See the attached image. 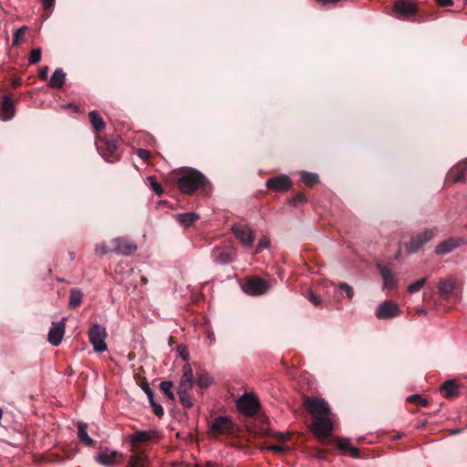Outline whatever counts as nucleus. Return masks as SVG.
Listing matches in <instances>:
<instances>
[{"mask_svg":"<svg viewBox=\"0 0 467 467\" xmlns=\"http://www.w3.org/2000/svg\"><path fill=\"white\" fill-rule=\"evenodd\" d=\"M417 313H418V314H420V315H425L427 312H426V310H425V309H422V308H421V309H418V310H417Z\"/></svg>","mask_w":467,"mask_h":467,"instance_id":"60","label":"nucleus"},{"mask_svg":"<svg viewBox=\"0 0 467 467\" xmlns=\"http://www.w3.org/2000/svg\"><path fill=\"white\" fill-rule=\"evenodd\" d=\"M98 151L109 162H116L119 160L120 153L117 140L106 137H98L96 140Z\"/></svg>","mask_w":467,"mask_h":467,"instance_id":"4","label":"nucleus"},{"mask_svg":"<svg viewBox=\"0 0 467 467\" xmlns=\"http://www.w3.org/2000/svg\"><path fill=\"white\" fill-rule=\"evenodd\" d=\"M400 254H401V252H400V250H399V251L397 252V254H395V258H396L397 260H399V259H400Z\"/></svg>","mask_w":467,"mask_h":467,"instance_id":"61","label":"nucleus"},{"mask_svg":"<svg viewBox=\"0 0 467 467\" xmlns=\"http://www.w3.org/2000/svg\"><path fill=\"white\" fill-rule=\"evenodd\" d=\"M377 269L379 271L383 279V287L386 289H393L397 286L398 278L393 274L392 269L386 265L378 263Z\"/></svg>","mask_w":467,"mask_h":467,"instance_id":"15","label":"nucleus"},{"mask_svg":"<svg viewBox=\"0 0 467 467\" xmlns=\"http://www.w3.org/2000/svg\"><path fill=\"white\" fill-rule=\"evenodd\" d=\"M150 404L152 408V411L154 412V414L156 416H158L159 418H161L164 414L162 406L161 404L157 403L155 400H151V403H150Z\"/></svg>","mask_w":467,"mask_h":467,"instance_id":"42","label":"nucleus"},{"mask_svg":"<svg viewBox=\"0 0 467 467\" xmlns=\"http://www.w3.org/2000/svg\"><path fill=\"white\" fill-rule=\"evenodd\" d=\"M42 51L39 47L31 50L28 62L31 65L37 64L41 60Z\"/></svg>","mask_w":467,"mask_h":467,"instance_id":"39","label":"nucleus"},{"mask_svg":"<svg viewBox=\"0 0 467 467\" xmlns=\"http://www.w3.org/2000/svg\"><path fill=\"white\" fill-rule=\"evenodd\" d=\"M177 186L181 192L192 195L199 192L204 196L212 192V183L200 171L192 168H184L178 171Z\"/></svg>","mask_w":467,"mask_h":467,"instance_id":"2","label":"nucleus"},{"mask_svg":"<svg viewBox=\"0 0 467 467\" xmlns=\"http://www.w3.org/2000/svg\"><path fill=\"white\" fill-rule=\"evenodd\" d=\"M199 218L200 216L193 212L179 213L176 215L177 222L180 223L185 228L192 226V223L196 222Z\"/></svg>","mask_w":467,"mask_h":467,"instance_id":"25","label":"nucleus"},{"mask_svg":"<svg viewBox=\"0 0 467 467\" xmlns=\"http://www.w3.org/2000/svg\"><path fill=\"white\" fill-rule=\"evenodd\" d=\"M438 289L441 296L446 297L453 293L455 283L451 279L442 280L440 282Z\"/></svg>","mask_w":467,"mask_h":467,"instance_id":"29","label":"nucleus"},{"mask_svg":"<svg viewBox=\"0 0 467 467\" xmlns=\"http://www.w3.org/2000/svg\"><path fill=\"white\" fill-rule=\"evenodd\" d=\"M65 320L66 318H63L60 322H53L48 332V341L55 347L58 346L63 339L65 334Z\"/></svg>","mask_w":467,"mask_h":467,"instance_id":"16","label":"nucleus"},{"mask_svg":"<svg viewBox=\"0 0 467 467\" xmlns=\"http://www.w3.org/2000/svg\"><path fill=\"white\" fill-rule=\"evenodd\" d=\"M448 177L455 183L465 182L467 177V159L458 162L452 167L448 174Z\"/></svg>","mask_w":467,"mask_h":467,"instance_id":"18","label":"nucleus"},{"mask_svg":"<svg viewBox=\"0 0 467 467\" xmlns=\"http://www.w3.org/2000/svg\"><path fill=\"white\" fill-rule=\"evenodd\" d=\"M126 467H150L149 459L143 451L133 453Z\"/></svg>","mask_w":467,"mask_h":467,"instance_id":"21","label":"nucleus"},{"mask_svg":"<svg viewBox=\"0 0 467 467\" xmlns=\"http://www.w3.org/2000/svg\"><path fill=\"white\" fill-rule=\"evenodd\" d=\"M190 389H178V395L180 398V402L185 407V408H191L192 407V397L189 394Z\"/></svg>","mask_w":467,"mask_h":467,"instance_id":"32","label":"nucleus"},{"mask_svg":"<svg viewBox=\"0 0 467 467\" xmlns=\"http://www.w3.org/2000/svg\"><path fill=\"white\" fill-rule=\"evenodd\" d=\"M306 297L315 306L321 305V299L313 291H310Z\"/></svg>","mask_w":467,"mask_h":467,"instance_id":"47","label":"nucleus"},{"mask_svg":"<svg viewBox=\"0 0 467 467\" xmlns=\"http://www.w3.org/2000/svg\"><path fill=\"white\" fill-rule=\"evenodd\" d=\"M270 244V241L266 236H263L260 238L255 253H260L263 249L267 248Z\"/></svg>","mask_w":467,"mask_h":467,"instance_id":"43","label":"nucleus"},{"mask_svg":"<svg viewBox=\"0 0 467 467\" xmlns=\"http://www.w3.org/2000/svg\"><path fill=\"white\" fill-rule=\"evenodd\" d=\"M109 249L103 243L97 244L95 246V253L100 256L106 254L107 253H109Z\"/></svg>","mask_w":467,"mask_h":467,"instance_id":"46","label":"nucleus"},{"mask_svg":"<svg viewBox=\"0 0 467 467\" xmlns=\"http://www.w3.org/2000/svg\"><path fill=\"white\" fill-rule=\"evenodd\" d=\"M400 314L399 305L391 300L384 301L376 311V317L379 319H389L398 317Z\"/></svg>","mask_w":467,"mask_h":467,"instance_id":"12","label":"nucleus"},{"mask_svg":"<svg viewBox=\"0 0 467 467\" xmlns=\"http://www.w3.org/2000/svg\"><path fill=\"white\" fill-rule=\"evenodd\" d=\"M339 288L344 290L347 294V296L348 299H351L354 296V292H353V289L351 286H349L348 284L346 283H341L339 285Z\"/></svg>","mask_w":467,"mask_h":467,"instance_id":"48","label":"nucleus"},{"mask_svg":"<svg viewBox=\"0 0 467 467\" xmlns=\"http://www.w3.org/2000/svg\"><path fill=\"white\" fill-rule=\"evenodd\" d=\"M20 85H21V79L20 78L13 79V81H12L13 88H16L19 87Z\"/></svg>","mask_w":467,"mask_h":467,"instance_id":"56","label":"nucleus"},{"mask_svg":"<svg viewBox=\"0 0 467 467\" xmlns=\"http://www.w3.org/2000/svg\"><path fill=\"white\" fill-rule=\"evenodd\" d=\"M178 351H179L181 357L183 358V360H187L189 358V353L187 352L185 346H183V345L178 346Z\"/></svg>","mask_w":467,"mask_h":467,"instance_id":"50","label":"nucleus"},{"mask_svg":"<svg viewBox=\"0 0 467 467\" xmlns=\"http://www.w3.org/2000/svg\"><path fill=\"white\" fill-rule=\"evenodd\" d=\"M238 410L245 416H254L257 414L260 405L258 399L253 394H244L236 402Z\"/></svg>","mask_w":467,"mask_h":467,"instance_id":"7","label":"nucleus"},{"mask_svg":"<svg viewBox=\"0 0 467 467\" xmlns=\"http://www.w3.org/2000/svg\"><path fill=\"white\" fill-rule=\"evenodd\" d=\"M236 239L245 247H251L254 242L253 231L244 225L234 224L232 228Z\"/></svg>","mask_w":467,"mask_h":467,"instance_id":"14","label":"nucleus"},{"mask_svg":"<svg viewBox=\"0 0 467 467\" xmlns=\"http://www.w3.org/2000/svg\"><path fill=\"white\" fill-rule=\"evenodd\" d=\"M336 444L337 449L343 453V454H349L353 458H358L359 457V451L357 448L352 446L348 439L346 438H338L336 441Z\"/></svg>","mask_w":467,"mask_h":467,"instance_id":"20","label":"nucleus"},{"mask_svg":"<svg viewBox=\"0 0 467 467\" xmlns=\"http://www.w3.org/2000/svg\"><path fill=\"white\" fill-rule=\"evenodd\" d=\"M270 289L269 283L257 275H252L247 277L243 290L250 296H263L266 294Z\"/></svg>","mask_w":467,"mask_h":467,"instance_id":"6","label":"nucleus"},{"mask_svg":"<svg viewBox=\"0 0 467 467\" xmlns=\"http://www.w3.org/2000/svg\"><path fill=\"white\" fill-rule=\"evenodd\" d=\"M172 382L169 380L162 381L160 384L161 390L170 399L174 400V394L171 391Z\"/></svg>","mask_w":467,"mask_h":467,"instance_id":"36","label":"nucleus"},{"mask_svg":"<svg viewBox=\"0 0 467 467\" xmlns=\"http://www.w3.org/2000/svg\"><path fill=\"white\" fill-rule=\"evenodd\" d=\"M106 336V329L100 325L95 324L90 327L88 337L96 352H103L107 349Z\"/></svg>","mask_w":467,"mask_h":467,"instance_id":"8","label":"nucleus"},{"mask_svg":"<svg viewBox=\"0 0 467 467\" xmlns=\"http://www.w3.org/2000/svg\"><path fill=\"white\" fill-rule=\"evenodd\" d=\"M78 437L87 446L94 444V441L88 434V424L85 422H78Z\"/></svg>","mask_w":467,"mask_h":467,"instance_id":"27","label":"nucleus"},{"mask_svg":"<svg viewBox=\"0 0 467 467\" xmlns=\"http://www.w3.org/2000/svg\"><path fill=\"white\" fill-rule=\"evenodd\" d=\"M116 456L117 451H115L110 452L108 451H103L98 455V461L103 465L110 466L114 463Z\"/></svg>","mask_w":467,"mask_h":467,"instance_id":"31","label":"nucleus"},{"mask_svg":"<svg viewBox=\"0 0 467 467\" xmlns=\"http://www.w3.org/2000/svg\"><path fill=\"white\" fill-rule=\"evenodd\" d=\"M112 251L123 255H130L137 250V245L125 237H117L111 241Z\"/></svg>","mask_w":467,"mask_h":467,"instance_id":"13","label":"nucleus"},{"mask_svg":"<svg viewBox=\"0 0 467 467\" xmlns=\"http://www.w3.org/2000/svg\"><path fill=\"white\" fill-rule=\"evenodd\" d=\"M48 67L45 66L39 70L38 77L41 80H47L48 75Z\"/></svg>","mask_w":467,"mask_h":467,"instance_id":"51","label":"nucleus"},{"mask_svg":"<svg viewBox=\"0 0 467 467\" xmlns=\"http://www.w3.org/2000/svg\"><path fill=\"white\" fill-rule=\"evenodd\" d=\"M441 389L443 392L444 397L447 399H452L459 395L458 386L452 379L445 381Z\"/></svg>","mask_w":467,"mask_h":467,"instance_id":"26","label":"nucleus"},{"mask_svg":"<svg viewBox=\"0 0 467 467\" xmlns=\"http://www.w3.org/2000/svg\"><path fill=\"white\" fill-rule=\"evenodd\" d=\"M45 10L52 8L55 5V0H41Z\"/></svg>","mask_w":467,"mask_h":467,"instance_id":"52","label":"nucleus"},{"mask_svg":"<svg viewBox=\"0 0 467 467\" xmlns=\"http://www.w3.org/2000/svg\"><path fill=\"white\" fill-rule=\"evenodd\" d=\"M211 258L215 264H229L234 258V248L230 245L214 247L211 253Z\"/></svg>","mask_w":467,"mask_h":467,"instance_id":"11","label":"nucleus"},{"mask_svg":"<svg viewBox=\"0 0 467 467\" xmlns=\"http://www.w3.org/2000/svg\"><path fill=\"white\" fill-rule=\"evenodd\" d=\"M461 432V430L460 429H455V430H452L451 431V434L454 435V434H458Z\"/></svg>","mask_w":467,"mask_h":467,"instance_id":"59","label":"nucleus"},{"mask_svg":"<svg viewBox=\"0 0 467 467\" xmlns=\"http://www.w3.org/2000/svg\"><path fill=\"white\" fill-rule=\"evenodd\" d=\"M317 1L321 3L322 5H328V4H337L340 0H317Z\"/></svg>","mask_w":467,"mask_h":467,"instance_id":"54","label":"nucleus"},{"mask_svg":"<svg viewBox=\"0 0 467 467\" xmlns=\"http://www.w3.org/2000/svg\"><path fill=\"white\" fill-rule=\"evenodd\" d=\"M15 115V105L11 96L5 95L0 105V119L2 120H9Z\"/></svg>","mask_w":467,"mask_h":467,"instance_id":"19","label":"nucleus"},{"mask_svg":"<svg viewBox=\"0 0 467 467\" xmlns=\"http://www.w3.org/2000/svg\"><path fill=\"white\" fill-rule=\"evenodd\" d=\"M307 202V197L305 193L299 192L295 197L290 199L289 203L290 205L294 207H297L299 205H302Z\"/></svg>","mask_w":467,"mask_h":467,"instance_id":"37","label":"nucleus"},{"mask_svg":"<svg viewBox=\"0 0 467 467\" xmlns=\"http://www.w3.org/2000/svg\"><path fill=\"white\" fill-rule=\"evenodd\" d=\"M426 281H427V278L426 277H423L421 279H419L418 281L410 284L409 286H408V291L410 293V294H414L416 292H419L423 286L424 285L426 284Z\"/></svg>","mask_w":467,"mask_h":467,"instance_id":"38","label":"nucleus"},{"mask_svg":"<svg viewBox=\"0 0 467 467\" xmlns=\"http://www.w3.org/2000/svg\"><path fill=\"white\" fill-rule=\"evenodd\" d=\"M267 450L273 451L275 454H283L288 451V447L281 444L270 445Z\"/></svg>","mask_w":467,"mask_h":467,"instance_id":"41","label":"nucleus"},{"mask_svg":"<svg viewBox=\"0 0 467 467\" xmlns=\"http://www.w3.org/2000/svg\"><path fill=\"white\" fill-rule=\"evenodd\" d=\"M436 3L440 5V6H451L453 4V1L452 0H436Z\"/></svg>","mask_w":467,"mask_h":467,"instance_id":"53","label":"nucleus"},{"mask_svg":"<svg viewBox=\"0 0 467 467\" xmlns=\"http://www.w3.org/2000/svg\"><path fill=\"white\" fill-rule=\"evenodd\" d=\"M70 259L73 260L75 258V254L73 252L69 253Z\"/></svg>","mask_w":467,"mask_h":467,"instance_id":"63","label":"nucleus"},{"mask_svg":"<svg viewBox=\"0 0 467 467\" xmlns=\"http://www.w3.org/2000/svg\"><path fill=\"white\" fill-rule=\"evenodd\" d=\"M27 31L26 26H22L16 30L13 36V45L18 46L22 41L23 35Z\"/></svg>","mask_w":467,"mask_h":467,"instance_id":"40","label":"nucleus"},{"mask_svg":"<svg viewBox=\"0 0 467 467\" xmlns=\"http://www.w3.org/2000/svg\"><path fill=\"white\" fill-rule=\"evenodd\" d=\"M139 385H140V387L142 389V390L144 392L151 389L150 388V385H149V383H148V381H147V379L145 378L139 379Z\"/></svg>","mask_w":467,"mask_h":467,"instance_id":"49","label":"nucleus"},{"mask_svg":"<svg viewBox=\"0 0 467 467\" xmlns=\"http://www.w3.org/2000/svg\"><path fill=\"white\" fill-rule=\"evenodd\" d=\"M160 434L158 431L149 430V431H136L130 436V443L133 447L137 446L139 443L149 442L155 439H159Z\"/></svg>","mask_w":467,"mask_h":467,"instance_id":"17","label":"nucleus"},{"mask_svg":"<svg viewBox=\"0 0 467 467\" xmlns=\"http://www.w3.org/2000/svg\"><path fill=\"white\" fill-rule=\"evenodd\" d=\"M137 155L145 161H149L151 158V152L145 149H139L137 150Z\"/></svg>","mask_w":467,"mask_h":467,"instance_id":"45","label":"nucleus"},{"mask_svg":"<svg viewBox=\"0 0 467 467\" xmlns=\"http://www.w3.org/2000/svg\"><path fill=\"white\" fill-rule=\"evenodd\" d=\"M303 405L305 410L312 416L311 432L322 444H327V439L334 429L328 404L322 399L306 397Z\"/></svg>","mask_w":467,"mask_h":467,"instance_id":"1","label":"nucleus"},{"mask_svg":"<svg viewBox=\"0 0 467 467\" xmlns=\"http://www.w3.org/2000/svg\"><path fill=\"white\" fill-rule=\"evenodd\" d=\"M193 386V373L190 364L183 366V375L181 379L179 389H190Z\"/></svg>","mask_w":467,"mask_h":467,"instance_id":"23","label":"nucleus"},{"mask_svg":"<svg viewBox=\"0 0 467 467\" xmlns=\"http://www.w3.org/2000/svg\"><path fill=\"white\" fill-rule=\"evenodd\" d=\"M197 384L202 389L207 388L212 384V378L207 372H201L197 378Z\"/></svg>","mask_w":467,"mask_h":467,"instance_id":"34","label":"nucleus"},{"mask_svg":"<svg viewBox=\"0 0 467 467\" xmlns=\"http://www.w3.org/2000/svg\"><path fill=\"white\" fill-rule=\"evenodd\" d=\"M461 241L458 239H448L441 242L439 245L436 246L435 252L438 254H446L451 253L453 249L460 246Z\"/></svg>","mask_w":467,"mask_h":467,"instance_id":"22","label":"nucleus"},{"mask_svg":"<svg viewBox=\"0 0 467 467\" xmlns=\"http://www.w3.org/2000/svg\"><path fill=\"white\" fill-rule=\"evenodd\" d=\"M302 181L307 185V186H313L318 182V176L316 173H311L307 171L302 172Z\"/></svg>","mask_w":467,"mask_h":467,"instance_id":"33","label":"nucleus"},{"mask_svg":"<svg viewBox=\"0 0 467 467\" xmlns=\"http://www.w3.org/2000/svg\"><path fill=\"white\" fill-rule=\"evenodd\" d=\"M419 11L418 5L413 0H395L393 12L400 19L412 20Z\"/></svg>","mask_w":467,"mask_h":467,"instance_id":"5","label":"nucleus"},{"mask_svg":"<svg viewBox=\"0 0 467 467\" xmlns=\"http://www.w3.org/2000/svg\"><path fill=\"white\" fill-rule=\"evenodd\" d=\"M145 393L147 394L150 403H151V400H154L153 391L151 389H150V390L146 391Z\"/></svg>","mask_w":467,"mask_h":467,"instance_id":"55","label":"nucleus"},{"mask_svg":"<svg viewBox=\"0 0 467 467\" xmlns=\"http://www.w3.org/2000/svg\"><path fill=\"white\" fill-rule=\"evenodd\" d=\"M238 431L239 427L228 416H218L210 423L209 433L213 438L221 435L235 436Z\"/></svg>","mask_w":467,"mask_h":467,"instance_id":"3","label":"nucleus"},{"mask_svg":"<svg viewBox=\"0 0 467 467\" xmlns=\"http://www.w3.org/2000/svg\"><path fill=\"white\" fill-rule=\"evenodd\" d=\"M407 401L410 403H414L419 406L427 407L429 405V401L427 399L421 397L419 394L410 395L407 398Z\"/></svg>","mask_w":467,"mask_h":467,"instance_id":"35","label":"nucleus"},{"mask_svg":"<svg viewBox=\"0 0 467 467\" xmlns=\"http://www.w3.org/2000/svg\"><path fill=\"white\" fill-rule=\"evenodd\" d=\"M274 437L276 438L279 441H285V439H286L285 435L284 433H281V432H278Z\"/></svg>","mask_w":467,"mask_h":467,"instance_id":"57","label":"nucleus"},{"mask_svg":"<svg viewBox=\"0 0 467 467\" xmlns=\"http://www.w3.org/2000/svg\"><path fill=\"white\" fill-rule=\"evenodd\" d=\"M83 299V293L78 288H72L70 290L68 306L70 308H77L81 305Z\"/></svg>","mask_w":467,"mask_h":467,"instance_id":"30","label":"nucleus"},{"mask_svg":"<svg viewBox=\"0 0 467 467\" xmlns=\"http://www.w3.org/2000/svg\"><path fill=\"white\" fill-rule=\"evenodd\" d=\"M141 283L146 284L148 282V279L145 276H141L140 278Z\"/></svg>","mask_w":467,"mask_h":467,"instance_id":"62","label":"nucleus"},{"mask_svg":"<svg viewBox=\"0 0 467 467\" xmlns=\"http://www.w3.org/2000/svg\"><path fill=\"white\" fill-rule=\"evenodd\" d=\"M435 233L432 229H426L420 234L413 236L410 243L406 244V250L409 254H414L418 252L423 244L431 241Z\"/></svg>","mask_w":467,"mask_h":467,"instance_id":"9","label":"nucleus"},{"mask_svg":"<svg viewBox=\"0 0 467 467\" xmlns=\"http://www.w3.org/2000/svg\"><path fill=\"white\" fill-rule=\"evenodd\" d=\"M325 454H326V451H323V450H320V451H318V457H320V458H324V457H325Z\"/></svg>","mask_w":467,"mask_h":467,"instance_id":"58","label":"nucleus"},{"mask_svg":"<svg viewBox=\"0 0 467 467\" xmlns=\"http://www.w3.org/2000/svg\"><path fill=\"white\" fill-rule=\"evenodd\" d=\"M265 185L268 189L274 192H285L292 188L293 182L287 175L279 174L277 176L267 179Z\"/></svg>","mask_w":467,"mask_h":467,"instance_id":"10","label":"nucleus"},{"mask_svg":"<svg viewBox=\"0 0 467 467\" xmlns=\"http://www.w3.org/2000/svg\"><path fill=\"white\" fill-rule=\"evenodd\" d=\"M88 118H89V121H90L92 127L94 128V130H96V132H99L105 129L106 124H105L103 119L101 118V116L99 115V111H97V110L90 111L88 113Z\"/></svg>","mask_w":467,"mask_h":467,"instance_id":"28","label":"nucleus"},{"mask_svg":"<svg viewBox=\"0 0 467 467\" xmlns=\"http://www.w3.org/2000/svg\"><path fill=\"white\" fill-rule=\"evenodd\" d=\"M149 180L150 181V187L152 191H154L158 195H161L163 192V190L159 182H157L153 177H150Z\"/></svg>","mask_w":467,"mask_h":467,"instance_id":"44","label":"nucleus"},{"mask_svg":"<svg viewBox=\"0 0 467 467\" xmlns=\"http://www.w3.org/2000/svg\"><path fill=\"white\" fill-rule=\"evenodd\" d=\"M66 73L62 68H57L49 80V87L53 88H62L65 84Z\"/></svg>","mask_w":467,"mask_h":467,"instance_id":"24","label":"nucleus"}]
</instances>
